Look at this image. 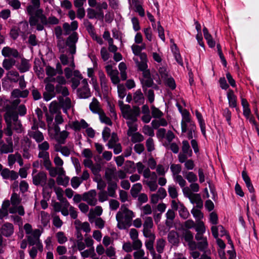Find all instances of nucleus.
I'll use <instances>...</instances> for the list:
<instances>
[{"instance_id":"nucleus-15","label":"nucleus","mask_w":259,"mask_h":259,"mask_svg":"<svg viewBox=\"0 0 259 259\" xmlns=\"http://www.w3.org/2000/svg\"><path fill=\"white\" fill-rule=\"evenodd\" d=\"M96 196L97 192L96 190H91L83 194L82 200L86 201L89 205L95 206L97 203Z\"/></svg>"},{"instance_id":"nucleus-29","label":"nucleus","mask_w":259,"mask_h":259,"mask_svg":"<svg viewBox=\"0 0 259 259\" xmlns=\"http://www.w3.org/2000/svg\"><path fill=\"white\" fill-rule=\"evenodd\" d=\"M31 65L29 60L23 58L21 60L20 64L18 65L17 67L21 73H24L29 71Z\"/></svg>"},{"instance_id":"nucleus-25","label":"nucleus","mask_w":259,"mask_h":259,"mask_svg":"<svg viewBox=\"0 0 259 259\" xmlns=\"http://www.w3.org/2000/svg\"><path fill=\"white\" fill-rule=\"evenodd\" d=\"M59 102L63 109V112L67 114L68 110L69 109L71 106V101L70 98L67 97H66L65 98H64V97H60L59 98Z\"/></svg>"},{"instance_id":"nucleus-45","label":"nucleus","mask_w":259,"mask_h":259,"mask_svg":"<svg viewBox=\"0 0 259 259\" xmlns=\"http://www.w3.org/2000/svg\"><path fill=\"white\" fill-rule=\"evenodd\" d=\"M182 152L188 154L189 157H191L193 155V152L190 148L189 143L186 140L182 141Z\"/></svg>"},{"instance_id":"nucleus-59","label":"nucleus","mask_w":259,"mask_h":259,"mask_svg":"<svg viewBox=\"0 0 259 259\" xmlns=\"http://www.w3.org/2000/svg\"><path fill=\"white\" fill-rule=\"evenodd\" d=\"M20 35L18 27L15 25L12 27L10 31V36L13 40L17 39Z\"/></svg>"},{"instance_id":"nucleus-7","label":"nucleus","mask_w":259,"mask_h":259,"mask_svg":"<svg viewBox=\"0 0 259 259\" xmlns=\"http://www.w3.org/2000/svg\"><path fill=\"white\" fill-rule=\"evenodd\" d=\"M26 10L28 14L30 15L29 23L30 26H36L40 20L39 17L37 16V13H38L39 11L43 10L33 6L28 5L26 8Z\"/></svg>"},{"instance_id":"nucleus-16","label":"nucleus","mask_w":259,"mask_h":259,"mask_svg":"<svg viewBox=\"0 0 259 259\" xmlns=\"http://www.w3.org/2000/svg\"><path fill=\"white\" fill-rule=\"evenodd\" d=\"M140 114L139 108L137 109H128L123 112V117L127 121L136 122L137 120V117Z\"/></svg>"},{"instance_id":"nucleus-60","label":"nucleus","mask_w":259,"mask_h":259,"mask_svg":"<svg viewBox=\"0 0 259 259\" xmlns=\"http://www.w3.org/2000/svg\"><path fill=\"white\" fill-rule=\"evenodd\" d=\"M56 237L58 242L60 244H64L67 241V238L64 232L60 231L56 233Z\"/></svg>"},{"instance_id":"nucleus-14","label":"nucleus","mask_w":259,"mask_h":259,"mask_svg":"<svg viewBox=\"0 0 259 259\" xmlns=\"http://www.w3.org/2000/svg\"><path fill=\"white\" fill-rule=\"evenodd\" d=\"M205 233H197L195 235V239L197 241L196 248L200 251H204L208 246V242L206 237L204 236Z\"/></svg>"},{"instance_id":"nucleus-9","label":"nucleus","mask_w":259,"mask_h":259,"mask_svg":"<svg viewBox=\"0 0 259 259\" xmlns=\"http://www.w3.org/2000/svg\"><path fill=\"white\" fill-rule=\"evenodd\" d=\"M171 206L172 209L179 211V215L182 218L186 219L189 215V211L183 203L177 202L175 200H172Z\"/></svg>"},{"instance_id":"nucleus-57","label":"nucleus","mask_w":259,"mask_h":259,"mask_svg":"<svg viewBox=\"0 0 259 259\" xmlns=\"http://www.w3.org/2000/svg\"><path fill=\"white\" fill-rule=\"evenodd\" d=\"M165 84L171 90H174L176 88V84L175 79L171 76H168L164 79Z\"/></svg>"},{"instance_id":"nucleus-1","label":"nucleus","mask_w":259,"mask_h":259,"mask_svg":"<svg viewBox=\"0 0 259 259\" xmlns=\"http://www.w3.org/2000/svg\"><path fill=\"white\" fill-rule=\"evenodd\" d=\"M36 169L32 170V182L35 186H40L42 187V191L44 193L50 196L52 190L55 186V181L53 179L50 178L47 181V176L46 172L39 171L36 173Z\"/></svg>"},{"instance_id":"nucleus-20","label":"nucleus","mask_w":259,"mask_h":259,"mask_svg":"<svg viewBox=\"0 0 259 259\" xmlns=\"http://www.w3.org/2000/svg\"><path fill=\"white\" fill-rule=\"evenodd\" d=\"M1 176L4 179L15 181L18 178V173L13 170L5 168L2 171Z\"/></svg>"},{"instance_id":"nucleus-38","label":"nucleus","mask_w":259,"mask_h":259,"mask_svg":"<svg viewBox=\"0 0 259 259\" xmlns=\"http://www.w3.org/2000/svg\"><path fill=\"white\" fill-rule=\"evenodd\" d=\"M29 94L27 90H20L18 89H14L11 93L12 96L14 98H26Z\"/></svg>"},{"instance_id":"nucleus-64","label":"nucleus","mask_w":259,"mask_h":259,"mask_svg":"<svg viewBox=\"0 0 259 259\" xmlns=\"http://www.w3.org/2000/svg\"><path fill=\"white\" fill-rule=\"evenodd\" d=\"M133 253L134 259H149L147 256H145V251L143 249L135 250Z\"/></svg>"},{"instance_id":"nucleus-24","label":"nucleus","mask_w":259,"mask_h":259,"mask_svg":"<svg viewBox=\"0 0 259 259\" xmlns=\"http://www.w3.org/2000/svg\"><path fill=\"white\" fill-rule=\"evenodd\" d=\"M212 234L214 238H217L219 235L223 237L227 236V231L224 229V227L222 225L212 226L211 228Z\"/></svg>"},{"instance_id":"nucleus-42","label":"nucleus","mask_w":259,"mask_h":259,"mask_svg":"<svg viewBox=\"0 0 259 259\" xmlns=\"http://www.w3.org/2000/svg\"><path fill=\"white\" fill-rule=\"evenodd\" d=\"M65 84H56L55 86L56 93L61 94L63 97H67L69 93L68 89L65 86Z\"/></svg>"},{"instance_id":"nucleus-54","label":"nucleus","mask_w":259,"mask_h":259,"mask_svg":"<svg viewBox=\"0 0 259 259\" xmlns=\"http://www.w3.org/2000/svg\"><path fill=\"white\" fill-rule=\"evenodd\" d=\"M165 217L166 218V225L169 226V224H171L175 218V213L174 210L170 209H168L165 213Z\"/></svg>"},{"instance_id":"nucleus-32","label":"nucleus","mask_w":259,"mask_h":259,"mask_svg":"<svg viewBox=\"0 0 259 259\" xmlns=\"http://www.w3.org/2000/svg\"><path fill=\"white\" fill-rule=\"evenodd\" d=\"M195 115L198 120L201 132L204 137H206L205 123L203 116L200 112L198 110L195 111Z\"/></svg>"},{"instance_id":"nucleus-46","label":"nucleus","mask_w":259,"mask_h":259,"mask_svg":"<svg viewBox=\"0 0 259 259\" xmlns=\"http://www.w3.org/2000/svg\"><path fill=\"white\" fill-rule=\"evenodd\" d=\"M21 198L20 195L16 193H13L11 195L10 202L11 207H15L19 205L21 202Z\"/></svg>"},{"instance_id":"nucleus-33","label":"nucleus","mask_w":259,"mask_h":259,"mask_svg":"<svg viewBox=\"0 0 259 259\" xmlns=\"http://www.w3.org/2000/svg\"><path fill=\"white\" fill-rule=\"evenodd\" d=\"M38 157L42 159L44 166L49 167L51 161L50 159V154L48 151H39Z\"/></svg>"},{"instance_id":"nucleus-36","label":"nucleus","mask_w":259,"mask_h":259,"mask_svg":"<svg viewBox=\"0 0 259 259\" xmlns=\"http://www.w3.org/2000/svg\"><path fill=\"white\" fill-rule=\"evenodd\" d=\"M133 101L138 105H141L144 104L145 99L143 94L140 89L136 91L134 94Z\"/></svg>"},{"instance_id":"nucleus-63","label":"nucleus","mask_w":259,"mask_h":259,"mask_svg":"<svg viewBox=\"0 0 259 259\" xmlns=\"http://www.w3.org/2000/svg\"><path fill=\"white\" fill-rule=\"evenodd\" d=\"M31 145V140L27 137H25L21 140V148L23 150L29 149Z\"/></svg>"},{"instance_id":"nucleus-49","label":"nucleus","mask_w":259,"mask_h":259,"mask_svg":"<svg viewBox=\"0 0 259 259\" xmlns=\"http://www.w3.org/2000/svg\"><path fill=\"white\" fill-rule=\"evenodd\" d=\"M69 133L66 130L61 131L55 137L56 140L60 144H64L65 140L68 137Z\"/></svg>"},{"instance_id":"nucleus-55","label":"nucleus","mask_w":259,"mask_h":259,"mask_svg":"<svg viewBox=\"0 0 259 259\" xmlns=\"http://www.w3.org/2000/svg\"><path fill=\"white\" fill-rule=\"evenodd\" d=\"M99 118L101 122L105 123L108 125H112V122L110 118L107 117L105 113L102 111L99 113Z\"/></svg>"},{"instance_id":"nucleus-52","label":"nucleus","mask_w":259,"mask_h":259,"mask_svg":"<svg viewBox=\"0 0 259 259\" xmlns=\"http://www.w3.org/2000/svg\"><path fill=\"white\" fill-rule=\"evenodd\" d=\"M58 103L56 101H53L50 105L49 111L52 114H58L60 112V108Z\"/></svg>"},{"instance_id":"nucleus-12","label":"nucleus","mask_w":259,"mask_h":259,"mask_svg":"<svg viewBox=\"0 0 259 259\" xmlns=\"http://www.w3.org/2000/svg\"><path fill=\"white\" fill-rule=\"evenodd\" d=\"M78 39V34L76 32H73L66 39V46L68 47L69 52L72 55L76 53V44Z\"/></svg>"},{"instance_id":"nucleus-30","label":"nucleus","mask_w":259,"mask_h":259,"mask_svg":"<svg viewBox=\"0 0 259 259\" xmlns=\"http://www.w3.org/2000/svg\"><path fill=\"white\" fill-rule=\"evenodd\" d=\"M227 99L229 107L231 108H236L237 107V97L234 94L232 90L229 89L227 94Z\"/></svg>"},{"instance_id":"nucleus-43","label":"nucleus","mask_w":259,"mask_h":259,"mask_svg":"<svg viewBox=\"0 0 259 259\" xmlns=\"http://www.w3.org/2000/svg\"><path fill=\"white\" fill-rule=\"evenodd\" d=\"M90 109L92 112L98 114L103 111L100 108L99 102L95 98L92 99V102L90 104Z\"/></svg>"},{"instance_id":"nucleus-27","label":"nucleus","mask_w":259,"mask_h":259,"mask_svg":"<svg viewBox=\"0 0 259 259\" xmlns=\"http://www.w3.org/2000/svg\"><path fill=\"white\" fill-rule=\"evenodd\" d=\"M105 177L107 182H118V179L116 177L115 169L108 168L105 172Z\"/></svg>"},{"instance_id":"nucleus-11","label":"nucleus","mask_w":259,"mask_h":259,"mask_svg":"<svg viewBox=\"0 0 259 259\" xmlns=\"http://www.w3.org/2000/svg\"><path fill=\"white\" fill-rule=\"evenodd\" d=\"M78 97L81 99H87L91 96V93L89 87L87 79L81 81V87L77 90Z\"/></svg>"},{"instance_id":"nucleus-50","label":"nucleus","mask_w":259,"mask_h":259,"mask_svg":"<svg viewBox=\"0 0 259 259\" xmlns=\"http://www.w3.org/2000/svg\"><path fill=\"white\" fill-rule=\"evenodd\" d=\"M16 61L14 59H5L3 62V66L7 70H9L15 65Z\"/></svg>"},{"instance_id":"nucleus-23","label":"nucleus","mask_w":259,"mask_h":259,"mask_svg":"<svg viewBox=\"0 0 259 259\" xmlns=\"http://www.w3.org/2000/svg\"><path fill=\"white\" fill-rule=\"evenodd\" d=\"M1 231L3 235L6 237H9L14 233V226L11 223H5L2 225Z\"/></svg>"},{"instance_id":"nucleus-56","label":"nucleus","mask_w":259,"mask_h":259,"mask_svg":"<svg viewBox=\"0 0 259 259\" xmlns=\"http://www.w3.org/2000/svg\"><path fill=\"white\" fill-rule=\"evenodd\" d=\"M199 208H193L191 212L193 217L195 219L196 222L201 221V220L203 217V213L199 209Z\"/></svg>"},{"instance_id":"nucleus-3","label":"nucleus","mask_w":259,"mask_h":259,"mask_svg":"<svg viewBox=\"0 0 259 259\" xmlns=\"http://www.w3.org/2000/svg\"><path fill=\"white\" fill-rule=\"evenodd\" d=\"M182 119L181 123L182 133H187V138L189 139H192L193 138V133L196 130L195 124L192 121L190 113L186 109H184L182 113Z\"/></svg>"},{"instance_id":"nucleus-18","label":"nucleus","mask_w":259,"mask_h":259,"mask_svg":"<svg viewBox=\"0 0 259 259\" xmlns=\"http://www.w3.org/2000/svg\"><path fill=\"white\" fill-rule=\"evenodd\" d=\"M4 119L7 124L12 125V123L18 120V114L12 109L8 110L4 115Z\"/></svg>"},{"instance_id":"nucleus-62","label":"nucleus","mask_w":259,"mask_h":259,"mask_svg":"<svg viewBox=\"0 0 259 259\" xmlns=\"http://www.w3.org/2000/svg\"><path fill=\"white\" fill-rule=\"evenodd\" d=\"M146 146L147 148V151L148 152H151L155 150V145L153 139L149 137L146 141Z\"/></svg>"},{"instance_id":"nucleus-61","label":"nucleus","mask_w":259,"mask_h":259,"mask_svg":"<svg viewBox=\"0 0 259 259\" xmlns=\"http://www.w3.org/2000/svg\"><path fill=\"white\" fill-rule=\"evenodd\" d=\"M142 189V186L141 183H138L133 185L131 190L132 196L136 197Z\"/></svg>"},{"instance_id":"nucleus-40","label":"nucleus","mask_w":259,"mask_h":259,"mask_svg":"<svg viewBox=\"0 0 259 259\" xmlns=\"http://www.w3.org/2000/svg\"><path fill=\"white\" fill-rule=\"evenodd\" d=\"M190 201L193 204H196V207L198 208H201L203 206V201L201 198L199 194H194L193 196L189 199Z\"/></svg>"},{"instance_id":"nucleus-26","label":"nucleus","mask_w":259,"mask_h":259,"mask_svg":"<svg viewBox=\"0 0 259 259\" xmlns=\"http://www.w3.org/2000/svg\"><path fill=\"white\" fill-rule=\"evenodd\" d=\"M89 221L91 223H95L96 226L100 229L104 228L105 226V222L101 218H96L93 214H91V211L89 214Z\"/></svg>"},{"instance_id":"nucleus-48","label":"nucleus","mask_w":259,"mask_h":259,"mask_svg":"<svg viewBox=\"0 0 259 259\" xmlns=\"http://www.w3.org/2000/svg\"><path fill=\"white\" fill-rule=\"evenodd\" d=\"M45 81H56L57 83V84H66V80L63 76H57L56 78L46 77L45 78Z\"/></svg>"},{"instance_id":"nucleus-44","label":"nucleus","mask_w":259,"mask_h":259,"mask_svg":"<svg viewBox=\"0 0 259 259\" xmlns=\"http://www.w3.org/2000/svg\"><path fill=\"white\" fill-rule=\"evenodd\" d=\"M126 123L128 126V130L127 131V135L128 137L138 132V125L136 122L126 121Z\"/></svg>"},{"instance_id":"nucleus-13","label":"nucleus","mask_w":259,"mask_h":259,"mask_svg":"<svg viewBox=\"0 0 259 259\" xmlns=\"http://www.w3.org/2000/svg\"><path fill=\"white\" fill-rule=\"evenodd\" d=\"M146 57V55L145 54H143L141 55L140 58L138 57H134L133 58V60L135 61L138 70L142 71L143 74L146 71H150V70L147 69L148 65L147 63Z\"/></svg>"},{"instance_id":"nucleus-8","label":"nucleus","mask_w":259,"mask_h":259,"mask_svg":"<svg viewBox=\"0 0 259 259\" xmlns=\"http://www.w3.org/2000/svg\"><path fill=\"white\" fill-rule=\"evenodd\" d=\"M144 220L143 223V233L144 236L148 238L154 239L155 236L152 232V228L153 226V220L150 217H143Z\"/></svg>"},{"instance_id":"nucleus-10","label":"nucleus","mask_w":259,"mask_h":259,"mask_svg":"<svg viewBox=\"0 0 259 259\" xmlns=\"http://www.w3.org/2000/svg\"><path fill=\"white\" fill-rule=\"evenodd\" d=\"M53 206L55 212H61V214L65 217L69 215V203L67 200L61 202H55L54 203Z\"/></svg>"},{"instance_id":"nucleus-58","label":"nucleus","mask_w":259,"mask_h":259,"mask_svg":"<svg viewBox=\"0 0 259 259\" xmlns=\"http://www.w3.org/2000/svg\"><path fill=\"white\" fill-rule=\"evenodd\" d=\"M55 150L57 152H60L65 157H68L70 154V149L66 146H59L55 148Z\"/></svg>"},{"instance_id":"nucleus-2","label":"nucleus","mask_w":259,"mask_h":259,"mask_svg":"<svg viewBox=\"0 0 259 259\" xmlns=\"http://www.w3.org/2000/svg\"><path fill=\"white\" fill-rule=\"evenodd\" d=\"M135 217L134 212L128 209L125 204L122 205L120 210L116 215V219L118 222V227L119 229H123L125 226H130L133 219Z\"/></svg>"},{"instance_id":"nucleus-5","label":"nucleus","mask_w":259,"mask_h":259,"mask_svg":"<svg viewBox=\"0 0 259 259\" xmlns=\"http://www.w3.org/2000/svg\"><path fill=\"white\" fill-rule=\"evenodd\" d=\"M37 16L39 17V21L36 26V29L37 31H42L44 29V26L48 25H57L59 23V20L55 16H51L48 18L44 14L43 10H40L37 13Z\"/></svg>"},{"instance_id":"nucleus-31","label":"nucleus","mask_w":259,"mask_h":259,"mask_svg":"<svg viewBox=\"0 0 259 259\" xmlns=\"http://www.w3.org/2000/svg\"><path fill=\"white\" fill-rule=\"evenodd\" d=\"M107 193L109 196L115 198L116 191L118 188L117 182H107Z\"/></svg>"},{"instance_id":"nucleus-21","label":"nucleus","mask_w":259,"mask_h":259,"mask_svg":"<svg viewBox=\"0 0 259 259\" xmlns=\"http://www.w3.org/2000/svg\"><path fill=\"white\" fill-rule=\"evenodd\" d=\"M2 54L5 57H13L15 58L19 57V53L17 50L9 47H5L2 50Z\"/></svg>"},{"instance_id":"nucleus-39","label":"nucleus","mask_w":259,"mask_h":259,"mask_svg":"<svg viewBox=\"0 0 259 259\" xmlns=\"http://www.w3.org/2000/svg\"><path fill=\"white\" fill-rule=\"evenodd\" d=\"M16 26L18 27L20 32V35L23 37H25L28 30L29 26L28 22L27 21H22Z\"/></svg>"},{"instance_id":"nucleus-51","label":"nucleus","mask_w":259,"mask_h":259,"mask_svg":"<svg viewBox=\"0 0 259 259\" xmlns=\"http://www.w3.org/2000/svg\"><path fill=\"white\" fill-rule=\"evenodd\" d=\"M183 175L185 179L190 183L196 182L198 180L197 175L192 171L183 172Z\"/></svg>"},{"instance_id":"nucleus-4","label":"nucleus","mask_w":259,"mask_h":259,"mask_svg":"<svg viewBox=\"0 0 259 259\" xmlns=\"http://www.w3.org/2000/svg\"><path fill=\"white\" fill-rule=\"evenodd\" d=\"M143 184L146 185L150 191L154 192L157 189V176L155 172H151L149 168H147L143 174Z\"/></svg>"},{"instance_id":"nucleus-28","label":"nucleus","mask_w":259,"mask_h":259,"mask_svg":"<svg viewBox=\"0 0 259 259\" xmlns=\"http://www.w3.org/2000/svg\"><path fill=\"white\" fill-rule=\"evenodd\" d=\"M88 126V123L84 119H82L80 121L78 120L73 121L70 127L73 130L78 131L81 128H86Z\"/></svg>"},{"instance_id":"nucleus-6","label":"nucleus","mask_w":259,"mask_h":259,"mask_svg":"<svg viewBox=\"0 0 259 259\" xmlns=\"http://www.w3.org/2000/svg\"><path fill=\"white\" fill-rule=\"evenodd\" d=\"M42 232L38 229H34L32 233L29 234L27 236V240L30 245L33 246L35 245L37 249L40 251H42L43 246L40 241V237Z\"/></svg>"},{"instance_id":"nucleus-22","label":"nucleus","mask_w":259,"mask_h":259,"mask_svg":"<svg viewBox=\"0 0 259 259\" xmlns=\"http://www.w3.org/2000/svg\"><path fill=\"white\" fill-rule=\"evenodd\" d=\"M183 237L191 250H194L196 249V243L193 240V235L190 231H185Z\"/></svg>"},{"instance_id":"nucleus-35","label":"nucleus","mask_w":259,"mask_h":259,"mask_svg":"<svg viewBox=\"0 0 259 259\" xmlns=\"http://www.w3.org/2000/svg\"><path fill=\"white\" fill-rule=\"evenodd\" d=\"M40 222L44 228L50 227V215L49 213L41 211L40 213Z\"/></svg>"},{"instance_id":"nucleus-34","label":"nucleus","mask_w":259,"mask_h":259,"mask_svg":"<svg viewBox=\"0 0 259 259\" xmlns=\"http://www.w3.org/2000/svg\"><path fill=\"white\" fill-rule=\"evenodd\" d=\"M242 177L249 192L250 193H254V189L251 182L250 179L248 176L247 172L244 170L242 172Z\"/></svg>"},{"instance_id":"nucleus-19","label":"nucleus","mask_w":259,"mask_h":259,"mask_svg":"<svg viewBox=\"0 0 259 259\" xmlns=\"http://www.w3.org/2000/svg\"><path fill=\"white\" fill-rule=\"evenodd\" d=\"M98 75L102 92L104 95H106L108 94L109 91L108 80L105 74L102 70L99 71Z\"/></svg>"},{"instance_id":"nucleus-37","label":"nucleus","mask_w":259,"mask_h":259,"mask_svg":"<svg viewBox=\"0 0 259 259\" xmlns=\"http://www.w3.org/2000/svg\"><path fill=\"white\" fill-rule=\"evenodd\" d=\"M28 135L30 137L33 138L37 143H41L44 140V135L39 131H29Z\"/></svg>"},{"instance_id":"nucleus-47","label":"nucleus","mask_w":259,"mask_h":259,"mask_svg":"<svg viewBox=\"0 0 259 259\" xmlns=\"http://www.w3.org/2000/svg\"><path fill=\"white\" fill-rule=\"evenodd\" d=\"M9 213L14 214L18 213L20 216H23L25 214V211L23 206L18 205L15 207H11L9 209Z\"/></svg>"},{"instance_id":"nucleus-17","label":"nucleus","mask_w":259,"mask_h":259,"mask_svg":"<svg viewBox=\"0 0 259 259\" xmlns=\"http://www.w3.org/2000/svg\"><path fill=\"white\" fill-rule=\"evenodd\" d=\"M143 79L141 80V82L143 86L144 92H145L146 88L152 87L154 85V88L157 87L156 84H154L153 80L151 76L150 71H146L143 74Z\"/></svg>"},{"instance_id":"nucleus-53","label":"nucleus","mask_w":259,"mask_h":259,"mask_svg":"<svg viewBox=\"0 0 259 259\" xmlns=\"http://www.w3.org/2000/svg\"><path fill=\"white\" fill-rule=\"evenodd\" d=\"M128 137H131V142L133 143H140L144 139L143 136L139 132L132 134V136Z\"/></svg>"},{"instance_id":"nucleus-41","label":"nucleus","mask_w":259,"mask_h":259,"mask_svg":"<svg viewBox=\"0 0 259 259\" xmlns=\"http://www.w3.org/2000/svg\"><path fill=\"white\" fill-rule=\"evenodd\" d=\"M168 241L172 245H177L179 242V235L175 231H170L168 234Z\"/></svg>"}]
</instances>
